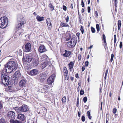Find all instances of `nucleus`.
Listing matches in <instances>:
<instances>
[{"instance_id": "nucleus-59", "label": "nucleus", "mask_w": 123, "mask_h": 123, "mask_svg": "<svg viewBox=\"0 0 123 123\" xmlns=\"http://www.w3.org/2000/svg\"><path fill=\"white\" fill-rule=\"evenodd\" d=\"M84 11V9L83 8H82L81 10V13H83Z\"/></svg>"}, {"instance_id": "nucleus-41", "label": "nucleus", "mask_w": 123, "mask_h": 123, "mask_svg": "<svg viewBox=\"0 0 123 123\" xmlns=\"http://www.w3.org/2000/svg\"><path fill=\"white\" fill-rule=\"evenodd\" d=\"M69 20V17L68 16L66 18H65L66 22L67 23L68 22Z\"/></svg>"}, {"instance_id": "nucleus-15", "label": "nucleus", "mask_w": 123, "mask_h": 123, "mask_svg": "<svg viewBox=\"0 0 123 123\" xmlns=\"http://www.w3.org/2000/svg\"><path fill=\"white\" fill-rule=\"evenodd\" d=\"M40 79L41 81H43L46 78L47 76L46 74L45 73H42L40 75Z\"/></svg>"}, {"instance_id": "nucleus-4", "label": "nucleus", "mask_w": 123, "mask_h": 123, "mask_svg": "<svg viewBox=\"0 0 123 123\" xmlns=\"http://www.w3.org/2000/svg\"><path fill=\"white\" fill-rule=\"evenodd\" d=\"M29 110L28 106L25 105H23L21 107H20V111L26 112Z\"/></svg>"}, {"instance_id": "nucleus-62", "label": "nucleus", "mask_w": 123, "mask_h": 123, "mask_svg": "<svg viewBox=\"0 0 123 123\" xmlns=\"http://www.w3.org/2000/svg\"><path fill=\"white\" fill-rule=\"evenodd\" d=\"M117 0H114L115 1V3H118V2L117 1Z\"/></svg>"}, {"instance_id": "nucleus-27", "label": "nucleus", "mask_w": 123, "mask_h": 123, "mask_svg": "<svg viewBox=\"0 0 123 123\" xmlns=\"http://www.w3.org/2000/svg\"><path fill=\"white\" fill-rule=\"evenodd\" d=\"M11 123H22L21 121H19L17 120H14L12 119H11L10 121Z\"/></svg>"}, {"instance_id": "nucleus-29", "label": "nucleus", "mask_w": 123, "mask_h": 123, "mask_svg": "<svg viewBox=\"0 0 123 123\" xmlns=\"http://www.w3.org/2000/svg\"><path fill=\"white\" fill-rule=\"evenodd\" d=\"M61 25L62 27L69 26V25L67 24L64 23H62V22H61Z\"/></svg>"}, {"instance_id": "nucleus-6", "label": "nucleus", "mask_w": 123, "mask_h": 123, "mask_svg": "<svg viewBox=\"0 0 123 123\" xmlns=\"http://www.w3.org/2000/svg\"><path fill=\"white\" fill-rule=\"evenodd\" d=\"M63 69L65 79L66 80H68L69 79V76L67 68L66 67H64Z\"/></svg>"}, {"instance_id": "nucleus-28", "label": "nucleus", "mask_w": 123, "mask_h": 123, "mask_svg": "<svg viewBox=\"0 0 123 123\" xmlns=\"http://www.w3.org/2000/svg\"><path fill=\"white\" fill-rule=\"evenodd\" d=\"M49 7L50 8V10L52 11L54 9V7L51 3H50L49 5Z\"/></svg>"}, {"instance_id": "nucleus-38", "label": "nucleus", "mask_w": 123, "mask_h": 123, "mask_svg": "<svg viewBox=\"0 0 123 123\" xmlns=\"http://www.w3.org/2000/svg\"><path fill=\"white\" fill-rule=\"evenodd\" d=\"M91 30L92 33H94L95 32V29L93 27H92L91 28Z\"/></svg>"}, {"instance_id": "nucleus-53", "label": "nucleus", "mask_w": 123, "mask_h": 123, "mask_svg": "<svg viewBox=\"0 0 123 123\" xmlns=\"http://www.w3.org/2000/svg\"><path fill=\"white\" fill-rule=\"evenodd\" d=\"M87 114L88 116H90V113L89 111H88L87 112Z\"/></svg>"}, {"instance_id": "nucleus-23", "label": "nucleus", "mask_w": 123, "mask_h": 123, "mask_svg": "<svg viewBox=\"0 0 123 123\" xmlns=\"http://www.w3.org/2000/svg\"><path fill=\"white\" fill-rule=\"evenodd\" d=\"M36 19L38 21L40 22L44 20V17H40L38 15L36 17Z\"/></svg>"}, {"instance_id": "nucleus-47", "label": "nucleus", "mask_w": 123, "mask_h": 123, "mask_svg": "<svg viewBox=\"0 0 123 123\" xmlns=\"http://www.w3.org/2000/svg\"><path fill=\"white\" fill-rule=\"evenodd\" d=\"M25 46H31V44L30 43H26Z\"/></svg>"}, {"instance_id": "nucleus-60", "label": "nucleus", "mask_w": 123, "mask_h": 123, "mask_svg": "<svg viewBox=\"0 0 123 123\" xmlns=\"http://www.w3.org/2000/svg\"><path fill=\"white\" fill-rule=\"evenodd\" d=\"M122 42H121L119 46H122Z\"/></svg>"}, {"instance_id": "nucleus-26", "label": "nucleus", "mask_w": 123, "mask_h": 123, "mask_svg": "<svg viewBox=\"0 0 123 123\" xmlns=\"http://www.w3.org/2000/svg\"><path fill=\"white\" fill-rule=\"evenodd\" d=\"M103 38L104 40V43L103 44V45L104 46H106L107 45V43L106 41L105 36L104 34H103Z\"/></svg>"}, {"instance_id": "nucleus-20", "label": "nucleus", "mask_w": 123, "mask_h": 123, "mask_svg": "<svg viewBox=\"0 0 123 123\" xmlns=\"http://www.w3.org/2000/svg\"><path fill=\"white\" fill-rule=\"evenodd\" d=\"M38 49L39 51L41 53L44 52L46 50L45 47H39Z\"/></svg>"}, {"instance_id": "nucleus-9", "label": "nucleus", "mask_w": 123, "mask_h": 123, "mask_svg": "<svg viewBox=\"0 0 123 123\" xmlns=\"http://www.w3.org/2000/svg\"><path fill=\"white\" fill-rule=\"evenodd\" d=\"M33 58L31 56H26L25 58L24 57L23 58V60H25V61L29 62H30L32 60Z\"/></svg>"}, {"instance_id": "nucleus-3", "label": "nucleus", "mask_w": 123, "mask_h": 123, "mask_svg": "<svg viewBox=\"0 0 123 123\" xmlns=\"http://www.w3.org/2000/svg\"><path fill=\"white\" fill-rule=\"evenodd\" d=\"M39 72L38 70L36 69H33L30 72H28V74L32 76H35L38 74Z\"/></svg>"}, {"instance_id": "nucleus-64", "label": "nucleus", "mask_w": 123, "mask_h": 123, "mask_svg": "<svg viewBox=\"0 0 123 123\" xmlns=\"http://www.w3.org/2000/svg\"><path fill=\"white\" fill-rule=\"evenodd\" d=\"M78 116L79 117H80V113L79 112H78Z\"/></svg>"}, {"instance_id": "nucleus-18", "label": "nucleus", "mask_w": 123, "mask_h": 123, "mask_svg": "<svg viewBox=\"0 0 123 123\" xmlns=\"http://www.w3.org/2000/svg\"><path fill=\"white\" fill-rule=\"evenodd\" d=\"M26 81L24 80H21L19 83L20 86H25V85Z\"/></svg>"}, {"instance_id": "nucleus-24", "label": "nucleus", "mask_w": 123, "mask_h": 123, "mask_svg": "<svg viewBox=\"0 0 123 123\" xmlns=\"http://www.w3.org/2000/svg\"><path fill=\"white\" fill-rule=\"evenodd\" d=\"M46 22L48 26H51V24L50 19L49 18H47L46 20Z\"/></svg>"}, {"instance_id": "nucleus-36", "label": "nucleus", "mask_w": 123, "mask_h": 123, "mask_svg": "<svg viewBox=\"0 0 123 123\" xmlns=\"http://www.w3.org/2000/svg\"><path fill=\"white\" fill-rule=\"evenodd\" d=\"M118 26L121 27V21L120 20H118Z\"/></svg>"}, {"instance_id": "nucleus-63", "label": "nucleus", "mask_w": 123, "mask_h": 123, "mask_svg": "<svg viewBox=\"0 0 123 123\" xmlns=\"http://www.w3.org/2000/svg\"><path fill=\"white\" fill-rule=\"evenodd\" d=\"M85 69V68H84L83 67L82 68V71H84Z\"/></svg>"}, {"instance_id": "nucleus-30", "label": "nucleus", "mask_w": 123, "mask_h": 123, "mask_svg": "<svg viewBox=\"0 0 123 123\" xmlns=\"http://www.w3.org/2000/svg\"><path fill=\"white\" fill-rule=\"evenodd\" d=\"M66 101V98L65 96H64L62 98V101L63 103H65Z\"/></svg>"}, {"instance_id": "nucleus-35", "label": "nucleus", "mask_w": 123, "mask_h": 123, "mask_svg": "<svg viewBox=\"0 0 123 123\" xmlns=\"http://www.w3.org/2000/svg\"><path fill=\"white\" fill-rule=\"evenodd\" d=\"M80 30L81 32L83 34L84 32L83 27L82 26H81Z\"/></svg>"}, {"instance_id": "nucleus-32", "label": "nucleus", "mask_w": 123, "mask_h": 123, "mask_svg": "<svg viewBox=\"0 0 123 123\" xmlns=\"http://www.w3.org/2000/svg\"><path fill=\"white\" fill-rule=\"evenodd\" d=\"M6 121L3 118H2L0 119V123H6Z\"/></svg>"}, {"instance_id": "nucleus-56", "label": "nucleus", "mask_w": 123, "mask_h": 123, "mask_svg": "<svg viewBox=\"0 0 123 123\" xmlns=\"http://www.w3.org/2000/svg\"><path fill=\"white\" fill-rule=\"evenodd\" d=\"M108 71V69H107L106 70L105 74L107 75Z\"/></svg>"}, {"instance_id": "nucleus-14", "label": "nucleus", "mask_w": 123, "mask_h": 123, "mask_svg": "<svg viewBox=\"0 0 123 123\" xmlns=\"http://www.w3.org/2000/svg\"><path fill=\"white\" fill-rule=\"evenodd\" d=\"M18 23H21L24 24L25 23V21L24 18L22 16H21L18 18Z\"/></svg>"}, {"instance_id": "nucleus-10", "label": "nucleus", "mask_w": 123, "mask_h": 123, "mask_svg": "<svg viewBox=\"0 0 123 123\" xmlns=\"http://www.w3.org/2000/svg\"><path fill=\"white\" fill-rule=\"evenodd\" d=\"M46 111V110L44 108H43L39 112L38 114L43 116L45 115Z\"/></svg>"}, {"instance_id": "nucleus-61", "label": "nucleus", "mask_w": 123, "mask_h": 123, "mask_svg": "<svg viewBox=\"0 0 123 123\" xmlns=\"http://www.w3.org/2000/svg\"><path fill=\"white\" fill-rule=\"evenodd\" d=\"M70 7L71 8V9H73V4H72L70 6Z\"/></svg>"}, {"instance_id": "nucleus-50", "label": "nucleus", "mask_w": 123, "mask_h": 123, "mask_svg": "<svg viewBox=\"0 0 123 123\" xmlns=\"http://www.w3.org/2000/svg\"><path fill=\"white\" fill-rule=\"evenodd\" d=\"M80 33L79 32H78L76 34V35L78 37V38L79 39V36Z\"/></svg>"}, {"instance_id": "nucleus-44", "label": "nucleus", "mask_w": 123, "mask_h": 123, "mask_svg": "<svg viewBox=\"0 0 123 123\" xmlns=\"http://www.w3.org/2000/svg\"><path fill=\"white\" fill-rule=\"evenodd\" d=\"M117 110L116 108H114L113 110V112L114 114H115L117 112Z\"/></svg>"}, {"instance_id": "nucleus-51", "label": "nucleus", "mask_w": 123, "mask_h": 123, "mask_svg": "<svg viewBox=\"0 0 123 123\" xmlns=\"http://www.w3.org/2000/svg\"><path fill=\"white\" fill-rule=\"evenodd\" d=\"M89 62L88 61H87L85 62V66H87L88 65Z\"/></svg>"}, {"instance_id": "nucleus-33", "label": "nucleus", "mask_w": 123, "mask_h": 123, "mask_svg": "<svg viewBox=\"0 0 123 123\" xmlns=\"http://www.w3.org/2000/svg\"><path fill=\"white\" fill-rule=\"evenodd\" d=\"M96 28L97 30L98 31V32L99 31V26L98 24H97L96 25Z\"/></svg>"}, {"instance_id": "nucleus-11", "label": "nucleus", "mask_w": 123, "mask_h": 123, "mask_svg": "<svg viewBox=\"0 0 123 123\" xmlns=\"http://www.w3.org/2000/svg\"><path fill=\"white\" fill-rule=\"evenodd\" d=\"M54 77L52 75L48 79L47 83L48 84H51L54 81Z\"/></svg>"}, {"instance_id": "nucleus-49", "label": "nucleus", "mask_w": 123, "mask_h": 123, "mask_svg": "<svg viewBox=\"0 0 123 123\" xmlns=\"http://www.w3.org/2000/svg\"><path fill=\"white\" fill-rule=\"evenodd\" d=\"M88 12L89 13L90 12V6H88L87 8Z\"/></svg>"}, {"instance_id": "nucleus-57", "label": "nucleus", "mask_w": 123, "mask_h": 123, "mask_svg": "<svg viewBox=\"0 0 123 123\" xmlns=\"http://www.w3.org/2000/svg\"><path fill=\"white\" fill-rule=\"evenodd\" d=\"M95 14L96 15V16H98V12L97 11H96L95 12Z\"/></svg>"}, {"instance_id": "nucleus-55", "label": "nucleus", "mask_w": 123, "mask_h": 123, "mask_svg": "<svg viewBox=\"0 0 123 123\" xmlns=\"http://www.w3.org/2000/svg\"><path fill=\"white\" fill-rule=\"evenodd\" d=\"M117 3H115V10L117 9Z\"/></svg>"}, {"instance_id": "nucleus-37", "label": "nucleus", "mask_w": 123, "mask_h": 123, "mask_svg": "<svg viewBox=\"0 0 123 123\" xmlns=\"http://www.w3.org/2000/svg\"><path fill=\"white\" fill-rule=\"evenodd\" d=\"M3 103L2 101H0V110L3 107Z\"/></svg>"}, {"instance_id": "nucleus-25", "label": "nucleus", "mask_w": 123, "mask_h": 123, "mask_svg": "<svg viewBox=\"0 0 123 123\" xmlns=\"http://www.w3.org/2000/svg\"><path fill=\"white\" fill-rule=\"evenodd\" d=\"M41 58L42 61H46V60H47V59L48 58V57L46 55H44L41 56Z\"/></svg>"}, {"instance_id": "nucleus-48", "label": "nucleus", "mask_w": 123, "mask_h": 123, "mask_svg": "<svg viewBox=\"0 0 123 123\" xmlns=\"http://www.w3.org/2000/svg\"><path fill=\"white\" fill-rule=\"evenodd\" d=\"M81 6L82 7H84V4L83 2V0H82L81 1Z\"/></svg>"}, {"instance_id": "nucleus-7", "label": "nucleus", "mask_w": 123, "mask_h": 123, "mask_svg": "<svg viewBox=\"0 0 123 123\" xmlns=\"http://www.w3.org/2000/svg\"><path fill=\"white\" fill-rule=\"evenodd\" d=\"M74 38L71 39V41L70 42H68L67 43V46L68 45H71V46H75L76 44V42L75 40H74Z\"/></svg>"}, {"instance_id": "nucleus-8", "label": "nucleus", "mask_w": 123, "mask_h": 123, "mask_svg": "<svg viewBox=\"0 0 123 123\" xmlns=\"http://www.w3.org/2000/svg\"><path fill=\"white\" fill-rule=\"evenodd\" d=\"M51 65V64L49 62H48L46 61H44L42 63V68L43 69L47 65L50 66Z\"/></svg>"}, {"instance_id": "nucleus-2", "label": "nucleus", "mask_w": 123, "mask_h": 123, "mask_svg": "<svg viewBox=\"0 0 123 123\" xmlns=\"http://www.w3.org/2000/svg\"><path fill=\"white\" fill-rule=\"evenodd\" d=\"M8 23V19L6 17H2L0 19V27L2 28H5Z\"/></svg>"}, {"instance_id": "nucleus-39", "label": "nucleus", "mask_w": 123, "mask_h": 123, "mask_svg": "<svg viewBox=\"0 0 123 123\" xmlns=\"http://www.w3.org/2000/svg\"><path fill=\"white\" fill-rule=\"evenodd\" d=\"M80 94L81 95H83L84 94V92L83 90L81 89L80 93Z\"/></svg>"}, {"instance_id": "nucleus-17", "label": "nucleus", "mask_w": 123, "mask_h": 123, "mask_svg": "<svg viewBox=\"0 0 123 123\" xmlns=\"http://www.w3.org/2000/svg\"><path fill=\"white\" fill-rule=\"evenodd\" d=\"M48 86L45 85L43 86V90H42V88H39V92H44L45 91L46 92V90H47V88H48Z\"/></svg>"}, {"instance_id": "nucleus-45", "label": "nucleus", "mask_w": 123, "mask_h": 123, "mask_svg": "<svg viewBox=\"0 0 123 123\" xmlns=\"http://www.w3.org/2000/svg\"><path fill=\"white\" fill-rule=\"evenodd\" d=\"M63 9L64 10L66 11L67 10V7L63 5Z\"/></svg>"}, {"instance_id": "nucleus-5", "label": "nucleus", "mask_w": 123, "mask_h": 123, "mask_svg": "<svg viewBox=\"0 0 123 123\" xmlns=\"http://www.w3.org/2000/svg\"><path fill=\"white\" fill-rule=\"evenodd\" d=\"M7 116L13 120L15 118V113L12 111H10L8 112Z\"/></svg>"}, {"instance_id": "nucleus-12", "label": "nucleus", "mask_w": 123, "mask_h": 123, "mask_svg": "<svg viewBox=\"0 0 123 123\" xmlns=\"http://www.w3.org/2000/svg\"><path fill=\"white\" fill-rule=\"evenodd\" d=\"M39 58L36 57L34 58L33 61V64L35 66H37L39 63Z\"/></svg>"}, {"instance_id": "nucleus-42", "label": "nucleus", "mask_w": 123, "mask_h": 123, "mask_svg": "<svg viewBox=\"0 0 123 123\" xmlns=\"http://www.w3.org/2000/svg\"><path fill=\"white\" fill-rule=\"evenodd\" d=\"M114 55L113 54H112L111 55V59L110 60V61L111 62H112V61L113 60V58H114Z\"/></svg>"}, {"instance_id": "nucleus-16", "label": "nucleus", "mask_w": 123, "mask_h": 123, "mask_svg": "<svg viewBox=\"0 0 123 123\" xmlns=\"http://www.w3.org/2000/svg\"><path fill=\"white\" fill-rule=\"evenodd\" d=\"M65 53L63 54V56L65 57H69L71 55V52L70 51H68L66 50H65Z\"/></svg>"}, {"instance_id": "nucleus-22", "label": "nucleus", "mask_w": 123, "mask_h": 123, "mask_svg": "<svg viewBox=\"0 0 123 123\" xmlns=\"http://www.w3.org/2000/svg\"><path fill=\"white\" fill-rule=\"evenodd\" d=\"M69 66V69L70 71H71V70L73 69L74 66V63L72 62H70L68 64Z\"/></svg>"}, {"instance_id": "nucleus-58", "label": "nucleus", "mask_w": 123, "mask_h": 123, "mask_svg": "<svg viewBox=\"0 0 123 123\" xmlns=\"http://www.w3.org/2000/svg\"><path fill=\"white\" fill-rule=\"evenodd\" d=\"M75 76L76 78H78V74H76Z\"/></svg>"}, {"instance_id": "nucleus-13", "label": "nucleus", "mask_w": 123, "mask_h": 123, "mask_svg": "<svg viewBox=\"0 0 123 123\" xmlns=\"http://www.w3.org/2000/svg\"><path fill=\"white\" fill-rule=\"evenodd\" d=\"M17 118L20 120L23 121L25 119V117L23 114H19L18 115Z\"/></svg>"}, {"instance_id": "nucleus-43", "label": "nucleus", "mask_w": 123, "mask_h": 123, "mask_svg": "<svg viewBox=\"0 0 123 123\" xmlns=\"http://www.w3.org/2000/svg\"><path fill=\"white\" fill-rule=\"evenodd\" d=\"M81 120L83 122H84L85 121V118L84 116H82Z\"/></svg>"}, {"instance_id": "nucleus-52", "label": "nucleus", "mask_w": 123, "mask_h": 123, "mask_svg": "<svg viewBox=\"0 0 123 123\" xmlns=\"http://www.w3.org/2000/svg\"><path fill=\"white\" fill-rule=\"evenodd\" d=\"M81 59V55L80 54H79L78 55V59L79 60H80Z\"/></svg>"}, {"instance_id": "nucleus-54", "label": "nucleus", "mask_w": 123, "mask_h": 123, "mask_svg": "<svg viewBox=\"0 0 123 123\" xmlns=\"http://www.w3.org/2000/svg\"><path fill=\"white\" fill-rule=\"evenodd\" d=\"M70 38H71V36H69L66 39V41H68L69 40H70Z\"/></svg>"}, {"instance_id": "nucleus-31", "label": "nucleus", "mask_w": 123, "mask_h": 123, "mask_svg": "<svg viewBox=\"0 0 123 123\" xmlns=\"http://www.w3.org/2000/svg\"><path fill=\"white\" fill-rule=\"evenodd\" d=\"M14 109L18 112H20V107L19 108L18 107H15L13 108Z\"/></svg>"}, {"instance_id": "nucleus-34", "label": "nucleus", "mask_w": 123, "mask_h": 123, "mask_svg": "<svg viewBox=\"0 0 123 123\" xmlns=\"http://www.w3.org/2000/svg\"><path fill=\"white\" fill-rule=\"evenodd\" d=\"M15 75L17 77L18 76L20 75V73L19 71H17L15 73Z\"/></svg>"}, {"instance_id": "nucleus-19", "label": "nucleus", "mask_w": 123, "mask_h": 123, "mask_svg": "<svg viewBox=\"0 0 123 123\" xmlns=\"http://www.w3.org/2000/svg\"><path fill=\"white\" fill-rule=\"evenodd\" d=\"M23 49L25 52H29L31 50V47H22Z\"/></svg>"}, {"instance_id": "nucleus-46", "label": "nucleus", "mask_w": 123, "mask_h": 123, "mask_svg": "<svg viewBox=\"0 0 123 123\" xmlns=\"http://www.w3.org/2000/svg\"><path fill=\"white\" fill-rule=\"evenodd\" d=\"M114 46H115V43L116 42V35H114Z\"/></svg>"}, {"instance_id": "nucleus-1", "label": "nucleus", "mask_w": 123, "mask_h": 123, "mask_svg": "<svg viewBox=\"0 0 123 123\" xmlns=\"http://www.w3.org/2000/svg\"><path fill=\"white\" fill-rule=\"evenodd\" d=\"M4 66L5 68L0 72V81L3 84L6 85L9 78L8 76L5 74L4 72L9 73H11L14 70L17 68L18 66L16 62L14 61H11L8 62Z\"/></svg>"}, {"instance_id": "nucleus-21", "label": "nucleus", "mask_w": 123, "mask_h": 123, "mask_svg": "<svg viewBox=\"0 0 123 123\" xmlns=\"http://www.w3.org/2000/svg\"><path fill=\"white\" fill-rule=\"evenodd\" d=\"M24 24L21 23H18V24L17 25V29H21L24 26Z\"/></svg>"}, {"instance_id": "nucleus-40", "label": "nucleus", "mask_w": 123, "mask_h": 123, "mask_svg": "<svg viewBox=\"0 0 123 123\" xmlns=\"http://www.w3.org/2000/svg\"><path fill=\"white\" fill-rule=\"evenodd\" d=\"M83 101L84 103H86L87 100V98L86 97H85L83 98Z\"/></svg>"}]
</instances>
